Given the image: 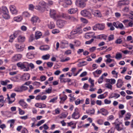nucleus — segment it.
<instances>
[{
    "label": "nucleus",
    "instance_id": "obj_47",
    "mask_svg": "<svg viewBox=\"0 0 133 133\" xmlns=\"http://www.w3.org/2000/svg\"><path fill=\"white\" fill-rule=\"evenodd\" d=\"M94 41V39L92 38L90 40L86 41L85 42V44H91Z\"/></svg>",
    "mask_w": 133,
    "mask_h": 133
},
{
    "label": "nucleus",
    "instance_id": "obj_43",
    "mask_svg": "<svg viewBox=\"0 0 133 133\" xmlns=\"http://www.w3.org/2000/svg\"><path fill=\"white\" fill-rule=\"evenodd\" d=\"M122 56L121 54L120 53H118L116 55L115 58L117 59H118L122 58Z\"/></svg>",
    "mask_w": 133,
    "mask_h": 133
},
{
    "label": "nucleus",
    "instance_id": "obj_26",
    "mask_svg": "<svg viewBox=\"0 0 133 133\" xmlns=\"http://www.w3.org/2000/svg\"><path fill=\"white\" fill-rule=\"evenodd\" d=\"M126 2L124 0H122L118 1V5L119 6L124 5L126 4Z\"/></svg>",
    "mask_w": 133,
    "mask_h": 133
},
{
    "label": "nucleus",
    "instance_id": "obj_59",
    "mask_svg": "<svg viewBox=\"0 0 133 133\" xmlns=\"http://www.w3.org/2000/svg\"><path fill=\"white\" fill-rule=\"evenodd\" d=\"M87 72L86 71H84L82 72L80 75V77H82L87 75Z\"/></svg>",
    "mask_w": 133,
    "mask_h": 133
},
{
    "label": "nucleus",
    "instance_id": "obj_44",
    "mask_svg": "<svg viewBox=\"0 0 133 133\" xmlns=\"http://www.w3.org/2000/svg\"><path fill=\"white\" fill-rule=\"evenodd\" d=\"M44 122V120H42L39 121L38 123L36 125L38 127L40 125L42 124Z\"/></svg>",
    "mask_w": 133,
    "mask_h": 133
},
{
    "label": "nucleus",
    "instance_id": "obj_12",
    "mask_svg": "<svg viewBox=\"0 0 133 133\" xmlns=\"http://www.w3.org/2000/svg\"><path fill=\"white\" fill-rule=\"evenodd\" d=\"M15 46L17 51L20 52L23 50L24 48L23 45L16 44L15 45Z\"/></svg>",
    "mask_w": 133,
    "mask_h": 133
},
{
    "label": "nucleus",
    "instance_id": "obj_6",
    "mask_svg": "<svg viewBox=\"0 0 133 133\" xmlns=\"http://www.w3.org/2000/svg\"><path fill=\"white\" fill-rule=\"evenodd\" d=\"M66 23V22L64 20L59 19L57 21V24L59 28H62L65 25Z\"/></svg>",
    "mask_w": 133,
    "mask_h": 133
},
{
    "label": "nucleus",
    "instance_id": "obj_55",
    "mask_svg": "<svg viewBox=\"0 0 133 133\" xmlns=\"http://www.w3.org/2000/svg\"><path fill=\"white\" fill-rule=\"evenodd\" d=\"M70 58L69 57H67L65 59H61L60 60L61 62H64L66 61H68L70 59Z\"/></svg>",
    "mask_w": 133,
    "mask_h": 133
},
{
    "label": "nucleus",
    "instance_id": "obj_46",
    "mask_svg": "<svg viewBox=\"0 0 133 133\" xmlns=\"http://www.w3.org/2000/svg\"><path fill=\"white\" fill-rule=\"evenodd\" d=\"M19 114L21 115H23L25 113L24 111L20 108H18Z\"/></svg>",
    "mask_w": 133,
    "mask_h": 133
},
{
    "label": "nucleus",
    "instance_id": "obj_5",
    "mask_svg": "<svg viewBox=\"0 0 133 133\" xmlns=\"http://www.w3.org/2000/svg\"><path fill=\"white\" fill-rule=\"evenodd\" d=\"M50 15L51 18L55 19H56V18L59 17V16L56 14V11L54 9H50Z\"/></svg>",
    "mask_w": 133,
    "mask_h": 133
},
{
    "label": "nucleus",
    "instance_id": "obj_36",
    "mask_svg": "<svg viewBox=\"0 0 133 133\" xmlns=\"http://www.w3.org/2000/svg\"><path fill=\"white\" fill-rule=\"evenodd\" d=\"M77 32V34H80L82 32V30L81 29V27L77 28L76 29Z\"/></svg>",
    "mask_w": 133,
    "mask_h": 133
},
{
    "label": "nucleus",
    "instance_id": "obj_13",
    "mask_svg": "<svg viewBox=\"0 0 133 133\" xmlns=\"http://www.w3.org/2000/svg\"><path fill=\"white\" fill-rule=\"evenodd\" d=\"M63 1L64 2V3L63 5L64 7H67L69 5H70L72 4L71 1L70 0H63Z\"/></svg>",
    "mask_w": 133,
    "mask_h": 133
},
{
    "label": "nucleus",
    "instance_id": "obj_15",
    "mask_svg": "<svg viewBox=\"0 0 133 133\" xmlns=\"http://www.w3.org/2000/svg\"><path fill=\"white\" fill-rule=\"evenodd\" d=\"M123 82L122 80L121 79H119L117 81V83L116 84L117 87L120 88L123 85Z\"/></svg>",
    "mask_w": 133,
    "mask_h": 133
},
{
    "label": "nucleus",
    "instance_id": "obj_25",
    "mask_svg": "<svg viewBox=\"0 0 133 133\" xmlns=\"http://www.w3.org/2000/svg\"><path fill=\"white\" fill-rule=\"evenodd\" d=\"M92 14L94 15L95 16L98 17H101V13L99 11H92Z\"/></svg>",
    "mask_w": 133,
    "mask_h": 133
},
{
    "label": "nucleus",
    "instance_id": "obj_21",
    "mask_svg": "<svg viewBox=\"0 0 133 133\" xmlns=\"http://www.w3.org/2000/svg\"><path fill=\"white\" fill-rule=\"evenodd\" d=\"M1 10V14L3 13V14H4L6 13H8V10L6 6H2Z\"/></svg>",
    "mask_w": 133,
    "mask_h": 133
},
{
    "label": "nucleus",
    "instance_id": "obj_63",
    "mask_svg": "<svg viewBox=\"0 0 133 133\" xmlns=\"http://www.w3.org/2000/svg\"><path fill=\"white\" fill-rule=\"evenodd\" d=\"M129 8L126 7L122 9V11L124 12H127L129 11Z\"/></svg>",
    "mask_w": 133,
    "mask_h": 133
},
{
    "label": "nucleus",
    "instance_id": "obj_24",
    "mask_svg": "<svg viewBox=\"0 0 133 133\" xmlns=\"http://www.w3.org/2000/svg\"><path fill=\"white\" fill-rule=\"evenodd\" d=\"M101 111H102V114L104 116H106L108 115L109 113L108 111L104 108H102L101 109Z\"/></svg>",
    "mask_w": 133,
    "mask_h": 133
},
{
    "label": "nucleus",
    "instance_id": "obj_30",
    "mask_svg": "<svg viewBox=\"0 0 133 133\" xmlns=\"http://www.w3.org/2000/svg\"><path fill=\"white\" fill-rule=\"evenodd\" d=\"M107 81L108 82L111 84H113L115 83L116 80L114 79H108L107 80Z\"/></svg>",
    "mask_w": 133,
    "mask_h": 133
},
{
    "label": "nucleus",
    "instance_id": "obj_9",
    "mask_svg": "<svg viewBox=\"0 0 133 133\" xmlns=\"http://www.w3.org/2000/svg\"><path fill=\"white\" fill-rule=\"evenodd\" d=\"M31 21L33 24L36 25L38 22V23L39 22L40 20L38 17L36 16H34L32 18Z\"/></svg>",
    "mask_w": 133,
    "mask_h": 133
},
{
    "label": "nucleus",
    "instance_id": "obj_49",
    "mask_svg": "<svg viewBox=\"0 0 133 133\" xmlns=\"http://www.w3.org/2000/svg\"><path fill=\"white\" fill-rule=\"evenodd\" d=\"M81 21L83 23H88V21L86 19L84 18H81Z\"/></svg>",
    "mask_w": 133,
    "mask_h": 133
},
{
    "label": "nucleus",
    "instance_id": "obj_7",
    "mask_svg": "<svg viewBox=\"0 0 133 133\" xmlns=\"http://www.w3.org/2000/svg\"><path fill=\"white\" fill-rule=\"evenodd\" d=\"M94 32H90L89 33H86L85 35V38L87 39H89L91 37L93 38H96V36H94Z\"/></svg>",
    "mask_w": 133,
    "mask_h": 133
},
{
    "label": "nucleus",
    "instance_id": "obj_14",
    "mask_svg": "<svg viewBox=\"0 0 133 133\" xmlns=\"http://www.w3.org/2000/svg\"><path fill=\"white\" fill-rule=\"evenodd\" d=\"M30 75L27 73L24 74L22 76V78L23 80H28L29 79Z\"/></svg>",
    "mask_w": 133,
    "mask_h": 133
},
{
    "label": "nucleus",
    "instance_id": "obj_51",
    "mask_svg": "<svg viewBox=\"0 0 133 133\" xmlns=\"http://www.w3.org/2000/svg\"><path fill=\"white\" fill-rule=\"evenodd\" d=\"M27 57L29 59L32 58V55L30 53H28L26 55Z\"/></svg>",
    "mask_w": 133,
    "mask_h": 133
},
{
    "label": "nucleus",
    "instance_id": "obj_23",
    "mask_svg": "<svg viewBox=\"0 0 133 133\" xmlns=\"http://www.w3.org/2000/svg\"><path fill=\"white\" fill-rule=\"evenodd\" d=\"M17 36V34H14L13 35H11L10 37V39L9 40V42H12L13 40Z\"/></svg>",
    "mask_w": 133,
    "mask_h": 133
},
{
    "label": "nucleus",
    "instance_id": "obj_31",
    "mask_svg": "<svg viewBox=\"0 0 133 133\" xmlns=\"http://www.w3.org/2000/svg\"><path fill=\"white\" fill-rule=\"evenodd\" d=\"M61 16L62 17L66 19H69L70 16L68 14H61Z\"/></svg>",
    "mask_w": 133,
    "mask_h": 133
},
{
    "label": "nucleus",
    "instance_id": "obj_45",
    "mask_svg": "<svg viewBox=\"0 0 133 133\" xmlns=\"http://www.w3.org/2000/svg\"><path fill=\"white\" fill-rule=\"evenodd\" d=\"M122 41L121 39H118L115 41V43L117 44H121Z\"/></svg>",
    "mask_w": 133,
    "mask_h": 133
},
{
    "label": "nucleus",
    "instance_id": "obj_4",
    "mask_svg": "<svg viewBox=\"0 0 133 133\" xmlns=\"http://www.w3.org/2000/svg\"><path fill=\"white\" fill-rule=\"evenodd\" d=\"M81 13L83 16L87 17L88 18L90 19L91 17V15L90 12L86 10L82 11Z\"/></svg>",
    "mask_w": 133,
    "mask_h": 133
},
{
    "label": "nucleus",
    "instance_id": "obj_60",
    "mask_svg": "<svg viewBox=\"0 0 133 133\" xmlns=\"http://www.w3.org/2000/svg\"><path fill=\"white\" fill-rule=\"evenodd\" d=\"M104 102L105 104H108L111 103V101L107 99H105L104 100Z\"/></svg>",
    "mask_w": 133,
    "mask_h": 133
},
{
    "label": "nucleus",
    "instance_id": "obj_27",
    "mask_svg": "<svg viewBox=\"0 0 133 133\" xmlns=\"http://www.w3.org/2000/svg\"><path fill=\"white\" fill-rule=\"evenodd\" d=\"M67 96L65 95L64 96L62 97H60V99L61 100V101L60 102V103H63L67 99Z\"/></svg>",
    "mask_w": 133,
    "mask_h": 133
},
{
    "label": "nucleus",
    "instance_id": "obj_3",
    "mask_svg": "<svg viewBox=\"0 0 133 133\" xmlns=\"http://www.w3.org/2000/svg\"><path fill=\"white\" fill-rule=\"evenodd\" d=\"M80 116V112L78 109L76 108L74 110V112L72 115V118L74 119H77Z\"/></svg>",
    "mask_w": 133,
    "mask_h": 133
},
{
    "label": "nucleus",
    "instance_id": "obj_8",
    "mask_svg": "<svg viewBox=\"0 0 133 133\" xmlns=\"http://www.w3.org/2000/svg\"><path fill=\"white\" fill-rule=\"evenodd\" d=\"M22 55L20 54H16L12 57V61H17L20 60L22 58Z\"/></svg>",
    "mask_w": 133,
    "mask_h": 133
},
{
    "label": "nucleus",
    "instance_id": "obj_18",
    "mask_svg": "<svg viewBox=\"0 0 133 133\" xmlns=\"http://www.w3.org/2000/svg\"><path fill=\"white\" fill-rule=\"evenodd\" d=\"M78 10L77 8H71L68 10V13L70 14H72L75 13Z\"/></svg>",
    "mask_w": 133,
    "mask_h": 133
},
{
    "label": "nucleus",
    "instance_id": "obj_28",
    "mask_svg": "<svg viewBox=\"0 0 133 133\" xmlns=\"http://www.w3.org/2000/svg\"><path fill=\"white\" fill-rule=\"evenodd\" d=\"M14 90L17 92H21L23 91V90L22 89L21 87L20 88L18 87H16L14 89Z\"/></svg>",
    "mask_w": 133,
    "mask_h": 133
},
{
    "label": "nucleus",
    "instance_id": "obj_40",
    "mask_svg": "<svg viewBox=\"0 0 133 133\" xmlns=\"http://www.w3.org/2000/svg\"><path fill=\"white\" fill-rule=\"evenodd\" d=\"M95 111L94 109H93L92 110H89L87 112L89 115H93L94 114Z\"/></svg>",
    "mask_w": 133,
    "mask_h": 133
},
{
    "label": "nucleus",
    "instance_id": "obj_53",
    "mask_svg": "<svg viewBox=\"0 0 133 133\" xmlns=\"http://www.w3.org/2000/svg\"><path fill=\"white\" fill-rule=\"evenodd\" d=\"M114 39V35H109L108 37L109 41H111L113 40Z\"/></svg>",
    "mask_w": 133,
    "mask_h": 133
},
{
    "label": "nucleus",
    "instance_id": "obj_57",
    "mask_svg": "<svg viewBox=\"0 0 133 133\" xmlns=\"http://www.w3.org/2000/svg\"><path fill=\"white\" fill-rule=\"evenodd\" d=\"M53 63L52 62H49L47 63V65L48 67L51 68L53 65Z\"/></svg>",
    "mask_w": 133,
    "mask_h": 133
},
{
    "label": "nucleus",
    "instance_id": "obj_61",
    "mask_svg": "<svg viewBox=\"0 0 133 133\" xmlns=\"http://www.w3.org/2000/svg\"><path fill=\"white\" fill-rule=\"evenodd\" d=\"M103 77L102 76L100 77L99 79H98V82L99 83H102L103 81Z\"/></svg>",
    "mask_w": 133,
    "mask_h": 133
},
{
    "label": "nucleus",
    "instance_id": "obj_32",
    "mask_svg": "<svg viewBox=\"0 0 133 133\" xmlns=\"http://www.w3.org/2000/svg\"><path fill=\"white\" fill-rule=\"evenodd\" d=\"M107 25L108 26L110 27V30H113L115 29V28L112 26V23H108Z\"/></svg>",
    "mask_w": 133,
    "mask_h": 133
},
{
    "label": "nucleus",
    "instance_id": "obj_34",
    "mask_svg": "<svg viewBox=\"0 0 133 133\" xmlns=\"http://www.w3.org/2000/svg\"><path fill=\"white\" fill-rule=\"evenodd\" d=\"M15 21L17 22H19L21 21L22 19V18L21 16H17L16 17H15L14 18Z\"/></svg>",
    "mask_w": 133,
    "mask_h": 133
},
{
    "label": "nucleus",
    "instance_id": "obj_22",
    "mask_svg": "<svg viewBox=\"0 0 133 133\" xmlns=\"http://www.w3.org/2000/svg\"><path fill=\"white\" fill-rule=\"evenodd\" d=\"M60 81L61 83H65L70 82L71 79L69 78H63L61 79Z\"/></svg>",
    "mask_w": 133,
    "mask_h": 133
},
{
    "label": "nucleus",
    "instance_id": "obj_2",
    "mask_svg": "<svg viewBox=\"0 0 133 133\" xmlns=\"http://www.w3.org/2000/svg\"><path fill=\"white\" fill-rule=\"evenodd\" d=\"M88 0H76V6L81 8H83L85 7L86 5V2Z\"/></svg>",
    "mask_w": 133,
    "mask_h": 133
},
{
    "label": "nucleus",
    "instance_id": "obj_48",
    "mask_svg": "<svg viewBox=\"0 0 133 133\" xmlns=\"http://www.w3.org/2000/svg\"><path fill=\"white\" fill-rule=\"evenodd\" d=\"M23 15L24 16L26 17H28L30 16L29 14L27 12H24L23 14Z\"/></svg>",
    "mask_w": 133,
    "mask_h": 133
},
{
    "label": "nucleus",
    "instance_id": "obj_42",
    "mask_svg": "<svg viewBox=\"0 0 133 133\" xmlns=\"http://www.w3.org/2000/svg\"><path fill=\"white\" fill-rule=\"evenodd\" d=\"M119 28L121 29H124L123 25L122 23L119 22L118 26V28Z\"/></svg>",
    "mask_w": 133,
    "mask_h": 133
},
{
    "label": "nucleus",
    "instance_id": "obj_37",
    "mask_svg": "<svg viewBox=\"0 0 133 133\" xmlns=\"http://www.w3.org/2000/svg\"><path fill=\"white\" fill-rule=\"evenodd\" d=\"M3 18L5 19H8L10 18V16L8 14V13H6L3 14Z\"/></svg>",
    "mask_w": 133,
    "mask_h": 133
},
{
    "label": "nucleus",
    "instance_id": "obj_11",
    "mask_svg": "<svg viewBox=\"0 0 133 133\" xmlns=\"http://www.w3.org/2000/svg\"><path fill=\"white\" fill-rule=\"evenodd\" d=\"M10 11L12 14H16L17 13V11L15 6L11 5L10 6Z\"/></svg>",
    "mask_w": 133,
    "mask_h": 133
},
{
    "label": "nucleus",
    "instance_id": "obj_62",
    "mask_svg": "<svg viewBox=\"0 0 133 133\" xmlns=\"http://www.w3.org/2000/svg\"><path fill=\"white\" fill-rule=\"evenodd\" d=\"M57 99V97L53 98L52 99H51L49 101V102H52L53 103H54L55 102Z\"/></svg>",
    "mask_w": 133,
    "mask_h": 133
},
{
    "label": "nucleus",
    "instance_id": "obj_1",
    "mask_svg": "<svg viewBox=\"0 0 133 133\" xmlns=\"http://www.w3.org/2000/svg\"><path fill=\"white\" fill-rule=\"evenodd\" d=\"M17 65L18 67L21 68V69H25L24 70V71H28L29 70V64L27 62H19L17 64Z\"/></svg>",
    "mask_w": 133,
    "mask_h": 133
},
{
    "label": "nucleus",
    "instance_id": "obj_29",
    "mask_svg": "<svg viewBox=\"0 0 133 133\" xmlns=\"http://www.w3.org/2000/svg\"><path fill=\"white\" fill-rule=\"evenodd\" d=\"M55 25L53 22H51L50 24L48 25V27L50 29H52L55 28Z\"/></svg>",
    "mask_w": 133,
    "mask_h": 133
},
{
    "label": "nucleus",
    "instance_id": "obj_16",
    "mask_svg": "<svg viewBox=\"0 0 133 133\" xmlns=\"http://www.w3.org/2000/svg\"><path fill=\"white\" fill-rule=\"evenodd\" d=\"M97 28L100 30H104L105 28V25L103 24L98 23L97 24Z\"/></svg>",
    "mask_w": 133,
    "mask_h": 133
},
{
    "label": "nucleus",
    "instance_id": "obj_54",
    "mask_svg": "<svg viewBox=\"0 0 133 133\" xmlns=\"http://www.w3.org/2000/svg\"><path fill=\"white\" fill-rule=\"evenodd\" d=\"M71 53V51L70 50H68L65 52L64 54L66 55L70 54Z\"/></svg>",
    "mask_w": 133,
    "mask_h": 133
},
{
    "label": "nucleus",
    "instance_id": "obj_52",
    "mask_svg": "<svg viewBox=\"0 0 133 133\" xmlns=\"http://www.w3.org/2000/svg\"><path fill=\"white\" fill-rule=\"evenodd\" d=\"M59 32V30L57 29H54L52 31V33L54 34L58 33Z\"/></svg>",
    "mask_w": 133,
    "mask_h": 133
},
{
    "label": "nucleus",
    "instance_id": "obj_39",
    "mask_svg": "<svg viewBox=\"0 0 133 133\" xmlns=\"http://www.w3.org/2000/svg\"><path fill=\"white\" fill-rule=\"evenodd\" d=\"M50 56L49 54L46 55L42 56V58L44 60H47L49 59Z\"/></svg>",
    "mask_w": 133,
    "mask_h": 133
},
{
    "label": "nucleus",
    "instance_id": "obj_20",
    "mask_svg": "<svg viewBox=\"0 0 133 133\" xmlns=\"http://www.w3.org/2000/svg\"><path fill=\"white\" fill-rule=\"evenodd\" d=\"M25 40V37L24 36H20L18 38V41L19 43L24 42Z\"/></svg>",
    "mask_w": 133,
    "mask_h": 133
},
{
    "label": "nucleus",
    "instance_id": "obj_58",
    "mask_svg": "<svg viewBox=\"0 0 133 133\" xmlns=\"http://www.w3.org/2000/svg\"><path fill=\"white\" fill-rule=\"evenodd\" d=\"M8 99L9 100V103L10 104H11L15 100V99L14 98V99L13 100L10 99V97L9 96H8L7 97Z\"/></svg>",
    "mask_w": 133,
    "mask_h": 133
},
{
    "label": "nucleus",
    "instance_id": "obj_56",
    "mask_svg": "<svg viewBox=\"0 0 133 133\" xmlns=\"http://www.w3.org/2000/svg\"><path fill=\"white\" fill-rule=\"evenodd\" d=\"M120 125H118L117 126H115V128L118 131H119L122 129V128L120 126Z\"/></svg>",
    "mask_w": 133,
    "mask_h": 133
},
{
    "label": "nucleus",
    "instance_id": "obj_41",
    "mask_svg": "<svg viewBox=\"0 0 133 133\" xmlns=\"http://www.w3.org/2000/svg\"><path fill=\"white\" fill-rule=\"evenodd\" d=\"M114 124L115 126L118 125H121L122 124V123L121 122H119V121H118V119H117L115 120L114 123Z\"/></svg>",
    "mask_w": 133,
    "mask_h": 133
},
{
    "label": "nucleus",
    "instance_id": "obj_10",
    "mask_svg": "<svg viewBox=\"0 0 133 133\" xmlns=\"http://www.w3.org/2000/svg\"><path fill=\"white\" fill-rule=\"evenodd\" d=\"M19 103L24 109L26 108L28 106V104L24 102L23 99H21L19 102Z\"/></svg>",
    "mask_w": 133,
    "mask_h": 133
},
{
    "label": "nucleus",
    "instance_id": "obj_64",
    "mask_svg": "<svg viewBox=\"0 0 133 133\" xmlns=\"http://www.w3.org/2000/svg\"><path fill=\"white\" fill-rule=\"evenodd\" d=\"M114 119V117L113 115H110L107 118V120L109 121L112 120Z\"/></svg>",
    "mask_w": 133,
    "mask_h": 133
},
{
    "label": "nucleus",
    "instance_id": "obj_19",
    "mask_svg": "<svg viewBox=\"0 0 133 133\" xmlns=\"http://www.w3.org/2000/svg\"><path fill=\"white\" fill-rule=\"evenodd\" d=\"M96 37L97 38H96L99 39H103L105 40H106L107 36L104 34H102L98 35L96 36Z\"/></svg>",
    "mask_w": 133,
    "mask_h": 133
},
{
    "label": "nucleus",
    "instance_id": "obj_38",
    "mask_svg": "<svg viewBox=\"0 0 133 133\" xmlns=\"http://www.w3.org/2000/svg\"><path fill=\"white\" fill-rule=\"evenodd\" d=\"M105 86L108 88L110 89L111 90L112 89V86L109 83L105 84Z\"/></svg>",
    "mask_w": 133,
    "mask_h": 133
},
{
    "label": "nucleus",
    "instance_id": "obj_50",
    "mask_svg": "<svg viewBox=\"0 0 133 133\" xmlns=\"http://www.w3.org/2000/svg\"><path fill=\"white\" fill-rule=\"evenodd\" d=\"M80 64H81V66H83L86 65L87 64V63L86 61H83L81 62H80Z\"/></svg>",
    "mask_w": 133,
    "mask_h": 133
},
{
    "label": "nucleus",
    "instance_id": "obj_35",
    "mask_svg": "<svg viewBox=\"0 0 133 133\" xmlns=\"http://www.w3.org/2000/svg\"><path fill=\"white\" fill-rule=\"evenodd\" d=\"M43 105H45L44 104H43V105H42L41 103H37L35 104V106L37 107H38L40 108H42L44 107H43Z\"/></svg>",
    "mask_w": 133,
    "mask_h": 133
},
{
    "label": "nucleus",
    "instance_id": "obj_33",
    "mask_svg": "<svg viewBox=\"0 0 133 133\" xmlns=\"http://www.w3.org/2000/svg\"><path fill=\"white\" fill-rule=\"evenodd\" d=\"M69 19L73 22H76L78 21L77 18L72 16H70Z\"/></svg>",
    "mask_w": 133,
    "mask_h": 133
},
{
    "label": "nucleus",
    "instance_id": "obj_17",
    "mask_svg": "<svg viewBox=\"0 0 133 133\" xmlns=\"http://www.w3.org/2000/svg\"><path fill=\"white\" fill-rule=\"evenodd\" d=\"M42 35V33L39 31L36 32L35 33V38L36 39H37L40 38Z\"/></svg>",
    "mask_w": 133,
    "mask_h": 133
}]
</instances>
